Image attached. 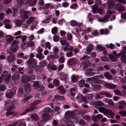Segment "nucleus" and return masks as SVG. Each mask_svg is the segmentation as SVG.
<instances>
[{
  "label": "nucleus",
  "mask_w": 126,
  "mask_h": 126,
  "mask_svg": "<svg viewBox=\"0 0 126 126\" xmlns=\"http://www.w3.org/2000/svg\"><path fill=\"white\" fill-rule=\"evenodd\" d=\"M19 42L16 40L14 41L11 44L10 48L8 50V52L10 54L15 53L18 49V45L17 44Z\"/></svg>",
  "instance_id": "1"
},
{
  "label": "nucleus",
  "mask_w": 126,
  "mask_h": 126,
  "mask_svg": "<svg viewBox=\"0 0 126 126\" xmlns=\"http://www.w3.org/2000/svg\"><path fill=\"white\" fill-rule=\"evenodd\" d=\"M99 111L105 115H109L112 117L115 115V114L110 109L105 108H100L99 109Z\"/></svg>",
  "instance_id": "2"
},
{
  "label": "nucleus",
  "mask_w": 126,
  "mask_h": 126,
  "mask_svg": "<svg viewBox=\"0 0 126 126\" xmlns=\"http://www.w3.org/2000/svg\"><path fill=\"white\" fill-rule=\"evenodd\" d=\"M41 102V101L40 100H37L34 101L32 104V107L26 109L25 111L23 113L24 114H25L28 112L32 111L36 109V107L34 106L37 105L38 103Z\"/></svg>",
  "instance_id": "3"
},
{
  "label": "nucleus",
  "mask_w": 126,
  "mask_h": 126,
  "mask_svg": "<svg viewBox=\"0 0 126 126\" xmlns=\"http://www.w3.org/2000/svg\"><path fill=\"white\" fill-rule=\"evenodd\" d=\"M19 17L22 19H26L29 16H31V12H30L25 11L22 10L20 13Z\"/></svg>",
  "instance_id": "4"
},
{
  "label": "nucleus",
  "mask_w": 126,
  "mask_h": 126,
  "mask_svg": "<svg viewBox=\"0 0 126 126\" xmlns=\"http://www.w3.org/2000/svg\"><path fill=\"white\" fill-rule=\"evenodd\" d=\"M27 63L28 65V67L34 68L36 66L37 64V62L34 59H29Z\"/></svg>",
  "instance_id": "5"
},
{
  "label": "nucleus",
  "mask_w": 126,
  "mask_h": 126,
  "mask_svg": "<svg viewBox=\"0 0 126 126\" xmlns=\"http://www.w3.org/2000/svg\"><path fill=\"white\" fill-rule=\"evenodd\" d=\"M16 88L15 87H14L9 90L8 92L5 94V96L6 97L9 98H12L13 95L16 93Z\"/></svg>",
  "instance_id": "6"
},
{
  "label": "nucleus",
  "mask_w": 126,
  "mask_h": 126,
  "mask_svg": "<svg viewBox=\"0 0 126 126\" xmlns=\"http://www.w3.org/2000/svg\"><path fill=\"white\" fill-rule=\"evenodd\" d=\"M92 105L95 108L97 109L99 111V109L100 108H102L100 107L103 106L104 105V104L102 101H99L93 102Z\"/></svg>",
  "instance_id": "7"
},
{
  "label": "nucleus",
  "mask_w": 126,
  "mask_h": 126,
  "mask_svg": "<svg viewBox=\"0 0 126 126\" xmlns=\"http://www.w3.org/2000/svg\"><path fill=\"white\" fill-rule=\"evenodd\" d=\"M18 104V102L16 101H12L11 105L7 109V111L10 112L13 110L16 106H17Z\"/></svg>",
  "instance_id": "8"
},
{
  "label": "nucleus",
  "mask_w": 126,
  "mask_h": 126,
  "mask_svg": "<svg viewBox=\"0 0 126 126\" xmlns=\"http://www.w3.org/2000/svg\"><path fill=\"white\" fill-rule=\"evenodd\" d=\"M59 57L58 54H54V55H49L47 57V59L50 63H53L54 61V59H58Z\"/></svg>",
  "instance_id": "9"
},
{
  "label": "nucleus",
  "mask_w": 126,
  "mask_h": 126,
  "mask_svg": "<svg viewBox=\"0 0 126 126\" xmlns=\"http://www.w3.org/2000/svg\"><path fill=\"white\" fill-rule=\"evenodd\" d=\"M110 16V15L106 14L104 16L103 18L98 19V20L99 22H106L109 21L108 19Z\"/></svg>",
  "instance_id": "10"
},
{
  "label": "nucleus",
  "mask_w": 126,
  "mask_h": 126,
  "mask_svg": "<svg viewBox=\"0 0 126 126\" xmlns=\"http://www.w3.org/2000/svg\"><path fill=\"white\" fill-rule=\"evenodd\" d=\"M67 39L65 37L62 38L60 40V42L63 46H66L68 47L70 45V44L67 42Z\"/></svg>",
  "instance_id": "11"
},
{
  "label": "nucleus",
  "mask_w": 126,
  "mask_h": 126,
  "mask_svg": "<svg viewBox=\"0 0 126 126\" xmlns=\"http://www.w3.org/2000/svg\"><path fill=\"white\" fill-rule=\"evenodd\" d=\"M115 8L119 12H123L125 10L124 7L119 3H117L116 4L115 6Z\"/></svg>",
  "instance_id": "12"
},
{
  "label": "nucleus",
  "mask_w": 126,
  "mask_h": 126,
  "mask_svg": "<svg viewBox=\"0 0 126 126\" xmlns=\"http://www.w3.org/2000/svg\"><path fill=\"white\" fill-rule=\"evenodd\" d=\"M90 65V63L88 61H85L81 63L80 66L83 67L84 70L85 68L88 67Z\"/></svg>",
  "instance_id": "13"
},
{
  "label": "nucleus",
  "mask_w": 126,
  "mask_h": 126,
  "mask_svg": "<svg viewBox=\"0 0 126 126\" xmlns=\"http://www.w3.org/2000/svg\"><path fill=\"white\" fill-rule=\"evenodd\" d=\"M91 85L92 86V89L93 91H95L102 88V86L99 84H95L92 82Z\"/></svg>",
  "instance_id": "14"
},
{
  "label": "nucleus",
  "mask_w": 126,
  "mask_h": 126,
  "mask_svg": "<svg viewBox=\"0 0 126 126\" xmlns=\"http://www.w3.org/2000/svg\"><path fill=\"white\" fill-rule=\"evenodd\" d=\"M66 121L67 126H74V123L71 118L68 117H66Z\"/></svg>",
  "instance_id": "15"
},
{
  "label": "nucleus",
  "mask_w": 126,
  "mask_h": 126,
  "mask_svg": "<svg viewBox=\"0 0 126 126\" xmlns=\"http://www.w3.org/2000/svg\"><path fill=\"white\" fill-rule=\"evenodd\" d=\"M16 59V56L14 54L10 55L7 58V61L9 63H12Z\"/></svg>",
  "instance_id": "16"
},
{
  "label": "nucleus",
  "mask_w": 126,
  "mask_h": 126,
  "mask_svg": "<svg viewBox=\"0 0 126 126\" xmlns=\"http://www.w3.org/2000/svg\"><path fill=\"white\" fill-rule=\"evenodd\" d=\"M77 63V60L75 58H73L70 59L67 62L69 65H74Z\"/></svg>",
  "instance_id": "17"
},
{
  "label": "nucleus",
  "mask_w": 126,
  "mask_h": 126,
  "mask_svg": "<svg viewBox=\"0 0 126 126\" xmlns=\"http://www.w3.org/2000/svg\"><path fill=\"white\" fill-rule=\"evenodd\" d=\"M43 120L45 122L48 121L50 119V116L47 113H45L42 115Z\"/></svg>",
  "instance_id": "18"
},
{
  "label": "nucleus",
  "mask_w": 126,
  "mask_h": 126,
  "mask_svg": "<svg viewBox=\"0 0 126 126\" xmlns=\"http://www.w3.org/2000/svg\"><path fill=\"white\" fill-rule=\"evenodd\" d=\"M58 90L60 94H64L66 92V90L62 85L59 86L58 88Z\"/></svg>",
  "instance_id": "19"
},
{
  "label": "nucleus",
  "mask_w": 126,
  "mask_h": 126,
  "mask_svg": "<svg viewBox=\"0 0 126 126\" xmlns=\"http://www.w3.org/2000/svg\"><path fill=\"white\" fill-rule=\"evenodd\" d=\"M68 78V75L64 73H62L60 76V79L62 80H66Z\"/></svg>",
  "instance_id": "20"
},
{
  "label": "nucleus",
  "mask_w": 126,
  "mask_h": 126,
  "mask_svg": "<svg viewBox=\"0 0 126 126\" xmlns=\"http://www.w3.org/2000/svg\"><path fill=\"white\" fill-rule=\"evenodd\" d=\"M14 38L12 36L8 35L5 37L6 42L7 43H10L14 40Z\"/></svg>",
  "instance_id": "21"
},
{
  "label": "nucleus",
  "mask_w": 126,
  "mask_h": 126,
  "mask_svg": "<svg viewBox=\"0 0 126 126\" xmlns=\"http://www.w3.org/2000/svg\"><path fill=\"white\" fill-rule=\"evenodd\" d=\"M92 81L95 83H102L101 80L98 78L97 76L96 75L93 77Z\"/></svg>",
  "instance_id": "22"
},
{
  "label": "nucleus",
  "mask_w": 126,
  "mask_h": 126,
  "mask_svg": "<svg viewBox=\"0 0 126 126\" xmlns=\"http://www.w3.org/2000/svg\"><path fill=\"white\" fill-rule=\"evenodd\" d=\"M47 67L49 70H52L55 71L57 69V67L56 65H51L50 64H47Z\"/></svg>",
  "instance_id": "23"
},
{
  "label": "nucleus",
  "mask_w": 126,
  "mask_h": 126,
  "mask_svg": "<svg viewBox=\"0 0 126 126\" xmlns=\"http://www.w3.org/2000/svg\"><path fill=\"white\" fill-rule=\"evenodd\" d=\"M104 75L106 79L109 80L112 79L113 78L112 76L109 72H106L105 73Z\"/></svg>",
  "instance_id": "24"
},
{
  "label": "nucleus",
  "mask_w": 126,
  "mask_h": 126,
  "mask_svg": "<svg viewBox=\"0 0 126 126\" xmlns=\"http://www.w3.org/2000/svg\"><path fill=\"white\" fill-rule=\"evenodd\" d=\"M29 81L28 77L27 75H24L22 76L21 79L22 83L27 82Z\"/></svg>",
  "instance_id": "25"
},
{
  "label": "nucleus",
  "mask_w": 126,
  "mask_h": 126,
  "mask_svg": "<svg viewBox=\"0 0 126 126\" xmlns=\"http://www.w3.org/2000/svg\"><path fill=\"white\" fill-rule=\"evenodd\" d=\"M65 114L66 116V118L67 117H68L70 118H73V117L74 114L70 111H66L65 113Z\"/></svg>",
  "instance_id": "26"
},
{
  "label": "nucleus",
  "mask_w": 126,
  "mask_h": 126,
  "mask_svg": "<svg viewBox=\"0 0 126 126\" xmlns=\"http://www.w3.org/2000/svg\"><path fill=\"white\" fill-rule=\"evenodd\" d=\"M123 52H125V53L123 52L122 53V57L121 58V59L122 61L124 63L126 62V56L125 54H126V51H123Z\"/></svg>",
  "instance_id": "27"
},
{
  "label": "nucleus",
  "mask_w": 126,
  "mask_h": 126,
  "mask_svg": "<svg viewBox=\"0 0 126 126\" xmlns=\"http://www.w3.org/2000/svg\"><path fill=\"white\" fill-rule=\"evenodd\" d=\"M105 101L109 105L113 106L114 104V103L112 99L106 98L105 99Z\"/></svg>",
  "instance_id": "28"
},
{
  "label": "nucleus",
  "mask_w": 126,
  "mask_h": 126,
  "mask_svg": "<svg viewBox=\"0 0 126 126\" xmlns=\"http://www.w3.org/2000/svg\"><path fill=\"white\" fill-rule=\"evenodd\" d=\"M14 22L17 25L16 27H20L21 25L22 24V21L21 20L18 19H16L14 20Z\"/></svg>",
  "instance_id": "29"
},
{
  "label": "nucleus",
  "mask_w": 126,
  "mask_h": 126,
  "mask_svg": "<svg viewBox=\"0 0 126 126\" xmlns=\"http://www.w3.org/2000/svg\"><path fill=\"white\" fill-rule=\"evenodd\" d=\"M123 52L125 53V52H123V51H121V52L118 54H117V52L115 51H114L113 52V54L117 58H119L121 56V54Z\"/></svg>",
  "instance_id": "30"
},
{
  "label": "nucleus",
  "mask_w": 126,
  "mask_h": 126,
  "mask_svg": "<svg viewBox=\"0 0 126 126\" xmlns=\"http://www.w3.org/2000/svg\"><path fill=\"white\" fill-rule=\"evenodd\" d=\"M26 43H27L26 45H27L28 47H32L34 46V42L30 40L29 41H28Z\"/></svg>",
  "instance_id": "31"
},
{
  "label": "nucleus",
  "mask_w": 126,
  "mask_h": 126,
  "mask_svg": "<svg viewBox=\"0 0 126 126\" xmlns=\"http://www.w3.org/2000/svg\"><path fill=\"white\" fill-rule=\"evenodd\" d=\"M98 6L97 5H95L93 6L92 7L93 12L94 13H96L98 10Z\"/></svg>",
  "instance_id": "32"
},
{
  "label": "nucleus",
  "mask_w": 126,
  "mask_h": 126,
  "mask_svg": "<svg viewBox=\"0 0 126 126\" xmlns=\"http://www.w3.org/2000/svg\"><path fill=\"white\" fill-rule=\"evenodd\" d=\"M108 56L110 59L113 62H115L118 59L116 58V57H115L113 55L109 54Z\"/></svg>",
  "instance_id": "33"
},
{
  "label": "nucleus",
  "mask_w": 126,
  "mask_h": 126,
  "mask_svg": "<svg viewBox=\"0 0 126 126\" xmlns=\"http://www.w3.org/2000/svg\"><path fill=\"white\" fill-rule=\"evenodd\" d=\"M19 76V74L18 73H16L14 74L12 76V79L13 80H15L18 78Z\"/></svg>",
  "instance_id": "34"
},
{
  "label": "nucleus",
  "mask_w": 126,
  "mask_h": 126,
  "mask_svg": "<svg viewBox=\"0 0 126 126\" xmlns=\"http://www.w3.org/2000/svg\"><path fill=\"white\" fill-rule=\"evenodd\" d=\"M31 118L37 121L39 119V117L37 114H34L31 115Z\"/></svg>",
  "instance_id": "35"
},
{
  "label": "nucleus",
  "mask_w": 126,
  "mask_h": 126,
  "mask_svg": "<svg viewBox=\"0 0 126 126\" xmlns=\"http://www.w3.org/2000/svg\"><path fill=\"white\" fill-rule=\"evenodd\" d=\"M100 31L101 34H107L109 32V30L107 29H101L100 30Z\"/></svg>",
  "instance_id": "36"
},
{
  "label": "nucleus",
  "mask_w": 126,
  "mask_h": 126,
  "mask_svg": "<svg viewBox=\"0 0 126 126\" xmlns=\"http://www.w3.org/2000/svg\"><path fill=\"white\" fill-rule=\"evenodd\" d=\"M55 98L57 100H63L64 99V98L63 96H60L56 95L55 96Z\"/></svg>",
  "instance_id": "37"
},
{
  "label": "nucleus",
  "mask_w": 126,
  "mask_h": 126,
  "mask_svg": "<svg viewBox=\"0 0 126 126\" xmlns=\"http://www.w3.org/2000/svg\"><path fill=\"white\" fill-rule=\"evenodd\" d=\"M67 47H63V50L67 52L69 50L73 51V47L72 46H71L69 48Z\"/></svg>",
  "instance_id": "38"
},
{
  "label": "nucleus",
  "mask_w": 126,
  "mask_h": 126,
  "mask_svg": "<svg viewBox=\"0 0 126 126\" xmlns=\"http://www.w3.org/2000/svg\"><path fill=\"white\" fill-rule=\"evenodd\" d=\"M114 92L116 94L119 96L123 95L122 92L118 89H115L114 90Z\"/></svg>",
  "instance_id": "39"
},
{
  "label": "nucleus",
  "mask_w": 126,
  "mask_h": 126,
  "mask_svg": "<svg viewBox=\"0 0 126 126\" xmlns=\"http://www.w3.org/2000/svg\"><path fill=\"white\" fill-rule=\"evenodd\" d=\"M34 17H31L27 21L26 23L29 25L30 23H32L34 21Z\"/></svg>",
  "instance_id": "40"
},
{
  "label": "nucleus",
  "mask_w": 126,
  "mask_h": 126,
  "mask_svg": "<svg viewBox=\"0 0 126 126\" xmlns=\"http://www.w3.org/2000/svg\"><path fill=\"white\" fill-rule=\"evenodd\" d=\"M35 56L39 58L40 60L43 59L44 58V57L43 56L42 53H38Z\"/></svg>",
  "instance_id": "41"
},
{
  "label": "nucleus",
  "mask_w": 126,
  "mask_h": 126,
  "mask_svg": "<svg viewBox=\"0 0 126 126\" xmlns=\"http://www.w3.org/2000/svg\"><path fill=\"white\" fill-rule=\"evenodd\" d=\"M93 46L92 45H89L86 48V50L88 52H91L93 49Z\"/></svg>",
  "instance_id": "42"
},
{
  "label": "nucleus",
  "mask_w": 126,
  "mask_h": 126,
  "mask_svg": "<svg viewBox=\"0 0 126 126\" xmlns=\"http://www.w3.org/2000/svg\"><path fill=\"white\" fill-rule=\"evenodd\" d=\"M52 16L51 15L49 16L48 18H47L46 19L42 21V22L44 23H49V20L51 18Z\"/></svg>",
  "instance_id": "43"
},
{
  "label": "nucleus",
  "mask_w": 126,
  "mask_h": 126,
  "mask_svg": "<svg viewBox=\"0 0 126 126\" xmlns=\"http://www.w3.org/2000/svg\"><path fill=\"white\" fill-rule=\"evenodd\" d=\"M76 87L74 88H71L70 90V92L71 95L72 96H74L75 95V93H76Z\"/></svg>",
  "instance_id": "44"
},
{
  "label": "nucleus",
  "mask_w": 126,
  "mask_h": 126,
  "mask_svg": "<svg viewBox=\"0 0 126 126\" xmlns=\"http://www.w3.org/2000/svg\"><path fill=\"white\" fill-rule=\"evenodd\" d=\"M29 80L30 81H33L35 79V76L34 75H31L28 76Z\"/></svg>",
  "instance_id": "45"
},
{
  "label": "nucleus",
  "mask_w": 126,
  "mask_h": 126,
  "mask_svg": "<svg viewBox=\"0 0 126 126\" xmlns=\"http://www.w3.org/2000/svg\"><path fill=\"white\" fill-rule=\"evenodd\" d=\"M50 3L45 4L44 6L42 7H40V8L41 9H48L50 7Z\"/></svg>",
  "instance_id": "46"
},
{
  "label": "nucleus",
  "mask_w": 126,
  "mask_h": 126,
  "mask_svg": "<svg viewBox=\"0 0 126 126\" xmlns=\"http://www.w3.org/2000/svg\"><path fill=\"white\" fill-rule=\"evenodd\" d=\"M40 81H36L32 85L33 87L38 88L40 86Z\"/></svg>",
  "instance_id": "47"
},
{
  "label": "nucleus",
  "mask_w": 126,
  "mask_h": 126,
  "mask_svg": "<svg viewBox=\"0 0 126 126\" xmlns=\"http://www.w3.org/2000/svg\"><path fill=\"white\" fill-rule=\"evenodd\" d=\"M53 84L54 86H57L59 85L60 82L57 79H55L54 80L53 82Z\"/></svg>",
  "instance_id": "48"
},
{
  "label": "nucleus",
  "mask_w": 126,
  "mask_h": 126,
  "mask_svg": "<svg viewBox=\"0 0 126 126\" xmlns=\"http://www.w3.org/2000/svg\"><path fill=\"white\" fill-rule=\"evenodd\" d=\"M101 60L102 61L108 62L109 61V59L108 57H103L101 58Z\"/></svg>",
  "instance_id": "49"
},
{
  "label": "nucleus",
  "mask_w": 126,
  "mask_h": 126,
  "mask_svg": "<svg viewBox=\"0 0 126 126\" xmlns=\"http://www.w3.org/2000/svg\"><path fill=\"white\" fill-rule=\"evenodd\" d=\"M94 96V95L92 94H88L86 96L88 99L91 100L93 99Z\"/></svg>",
  "instance_id": "50"
},
{
  "label": "nucleus",
  "mask_w": 126,
  "mask_h": 126,
  "mask_svg": "<svg viewBox=\"0 0 126 126\" xmlns=\"http://www.w3.org/2000/svg\"><path fill=\"white\" fill-rule=\"evenodd\" d=\"M41 66L44 67L46 66L47 64V62L46 60H43L41 61L40 63Z\"/></svg>",
  "instance_id": "51"
},
{
  "label": "nucleus",
  "mask_w": 126,
  "mask_h": 126,
  "mask_svg": "<svg viewBox=\"0 0 126 126\" xmlns=\"http://www.w3.org/2000/svg\"><path fill=\"white\" fill-rule=\"evenodd\" d=\"M79 124L81 126H84L86 125L85 122L83 120L81 119L79 121Z\"/></svg>",
  "instance_id": "52"
},
{
  "label": "nucleus",
  "mask_w": 126,
  "mask_h": 126,
  "mask_svg": "<svg viewBox=\"0 0 126 126\" xmlns=\"http://www.w3.org/2000/svg\"><path fill=\"white\" fill-rule=\"evenodd\" d=\"M70 25L73 27L77 26V21L75 20H72L70 22Z\"/></svg>",
  "instance_id": "53"
},
{
  "label": "nucleus",
  "mask_w": 126,
  "mask_h": 126,
  "mask_svg": "<svg viewBox=\"0 0 126 126\" xmlns=\"http://www.w3.org/2000/svg\"><path fill=\"white\" fill-rule=\"evenodd\" d=\"M59 49L57 47H54L53 48V51L54 54H57L58 53Z\"/></svg>",
  "instance_id": "54"
},
{
  "label": "nucleus",
  "mask_w": 126,
  "mask_h": 126,
  "mask_svg": "<svg viewBox=\"0 0 126 126\" xmlns=\"http://www.w3.org/2000/svg\"><path fill=\"white\" fill-rule=\"evenodd\" d=\"M22 86L25 88L28 87H31V85L30 84L28 83L27 82L26 83H22Z\"/></svg>",
  "instance_id": "55"
},
{
  "label": "nucleus",
  "mask_w": 126,
  "mask_h": 126,
  "mask_svg": "<svg viewBox=\"0 0 126 126\" xmlns=\"http://www.w3.org/2000/svg\"><path fill=\"white\" fill-rule=\"evenodd\" d=\"M22 86L25 88L28 87H31V85L30 84L28 83L27 82L26 83H22Z\"/></svg>",
  "instance_id": "56"
},
{
  "label": "nucleus",
  "mask_w": 126,
  "mask_h": 126,
  "mask_svg": "<svg viewBox=\"0 0 126 126\" xmlns=\"http://www.w3.org/2000/svg\"><path fill=\"white\" fill-rule=\"evenodd\" d=\"M78 7V6L77 4H73L70 7L71 8L74 9H76Z\"/></svg>",
  "instance_id": "57"
},
{
  "label": "nucleus",
  "mask_w": 126,
  "mask_h": 126,
  "mask_svg": "<svg viewBox=\"0 0 126 126\" xmlns=\"http://www.w3.org/2000/svg\"><path fill=\"white\" fill-rule=\"evenodd\" d=\"M57 31V27H55L52 29L51 30V32L53 34H54L56 33Z\"/></svg>",
  "instance_id": "58"
},
{
  "label": "nucleus",
  "mask_w": 126,
  "mask_h": 126,
  "mask_svg": "<svg viewBox=\"0 0 126 126\" xmlns=\"http://www.w3.org/2000/svg\"><path fill=\"white\" fill-rule=\"evenodd\" d=\"M83 118L85 120L89 121L91 119L90 116L88 115H84L83 116Z\"/></svg>",
  "instance_id": "59"
},
{
  "label": "nucleus",
  "mask_w": 126,
  "mask_h": 126,
  "mask_svg": "<svg viewBox=\"0 0 126 126\" xmlns=\"http://www.w3.org/2000/svg\"><path fill=\"white\" fill-rule=\"evenodd\" d=\"M85 83V81L84 80H81L79 82V85L80 87H82L83 86Z\"/></svg>",
  "instance_id": "60"
},
{
  "label": "nucleus",
  "mask_w": 126,
  "mask_h": 126,
  "mask_svg": "<svg viewBox=\"0 0 126 126\" xmlns=\"http://www.w3.org/2000/svg\"><path fill=\"white\" fill-rule=\"evenodd\" d=\"M120 114L123 117H125L126 115V111L121 110L119 112Z\"/></svg>",
  "instance_id": "61"
},
{
  "label": "nucleus",
  "mask_w": 126,
  "mask_h": 126,
  "mask_svg": "<svg viewBox=\"0 0 126 126\" xmlns=\"http://www.w3.org/2000/svg\"><path fill=\"white\" fill-rule=\"evenodd\" d=\"M30 98L31 96H28L26 98H25L23 99L22 101V103L24 104L25 102L28 101Z\"/></svg>",
  "instance_id": "62"
},
{
  "label": "nucleus",
  "mask_w": 126,
  "mask_h": 126,
  "mask_svg": "<svg viewBox=\"0 0 126 126\" xmlns=\"http://www.w3.org/2000/svg\"><path fill=\"white\" fill-rule=\"evenodd\" d=\"M71 79L73 81L75 82L77 81L78 78L77 77L75 76L74 75H73L71 76Z\"/></svg>",
  "instance_id": "63"
},
{
  "label": "nucleus",
  "mask_w": 126,
  "mask_h": 126,
  "mask_svg": "<svg viewBox=\"0 0 126 126\" xmlns=\"http://www.w3.org/2000/svg\"><path fill=\"white\" fill-rule=\"evenodd\" d=\"M96 72H90L87 73V75L88 76L94 75L96 74Z\"/></svg>",
  "instance_id": "64"
}]
</instances>
